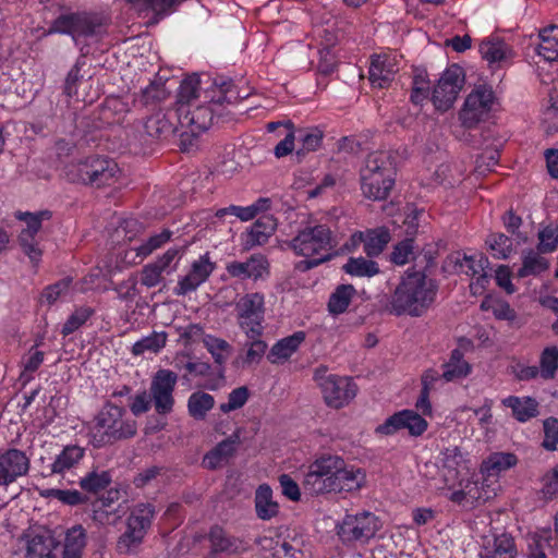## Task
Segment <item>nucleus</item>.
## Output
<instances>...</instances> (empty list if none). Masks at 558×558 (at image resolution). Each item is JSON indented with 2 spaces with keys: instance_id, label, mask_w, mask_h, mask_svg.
<instances>
[{
  "instance_id": "obj_1",
  "label": "nucleus",
  "mask_w": 558,
  "mask_h": 558,
  "mask_svg": "<svg viewBox=\"0 0 558 558\" xmlns=\"http://www.w3.org/2000/svg\"><path fill=\"white\" fill-rule=\"evenodd\" d=\"M425 266L409 268L401 277L387 304V311L396 316L421 317L433 305L438 292V282L428 277L435 266L433 255H424Z\"/></svg>"
},
{
  "instance_id": "obj_2",
  "label": "nucleus",
  "mask_w": 558,
  "mask_h": 558,
  "mask_svg": "<svg viewBox=\"0 0 558 558\" xmlns=\"http://www.w3.org/2000/svg\"><path fill=\"white\" fill-rule=\"evenodd\" d=\"M338 245L337 238L327 225H306L289 242V247L300 256L307 257L301 260L296 268L306 271L331 259L330 251Z\"/></svg>"
},
{
  "instance_id": "obj_3",
  "label": "nucleus",
  "mask_w": 558,
  "mask_h": 558,
  "mask_svg": "<svg viewBox=\"0 0 558 558\" xmlns=\"http://www.w3.org/2000/svg\"><path fill=\"white\" fill-rule=\"evenodd\" d=\"M125 410L112 403H106L95 417L90 429V442L95 448L112 445L119 440L136 435L137 426L134 420H124Z\"/></svg>"
},
{
  "instance_id": "obj_4",
  "label": "nucleus",
  "mask_w": 558,
  "mask_h": 558,
  "mask_svg": "<svg viewBox=\"0 0 558 558\" xmlns=\"http://www.w3.org/2000/svg\"><path fill=\"white\" fill-rule=\"evenodd\" d=\"M66 178L72 183H82L93 187L113 184L120 174L118 163L107 156H88L66 167Z\"/></svg>"
},
{
  "instance_id": "obj_5",
  "label": "nucleus",
  "mask_w": 558,
  "mask_h": 558,
  "mask_svg": "<svg viewBox=\"0 0 558 558\" xmlns=\"http://www.w3.org/2000/svg\"><path fill=\"white\" fill-rule=\"evenodd\" d=\"M104 19L86 12L60 14L53 20L48 34H66L78 45L82 38L100 36L104 33Z\"/></svg>"
},
{
  "instance_id": "obj_6",
  "label": "nucleus",
  "mask_w": 558,
  "mask_h": 558,
  "mask_svg": "<svg viewBox=\"0 0 558 558\" xmlns=\"http://www.w3.org/2000/svg\"><path fill=\"white\" fill-rule=\"evenodd\" d=\"M381 523L377 515L369 511L345 514L336 525L337 535L347 545L366 544L380 530Z\"/></svg>"
},
{
  "instance_id": "obj_7",
  "label": "nucleus",
  "mask_w": 558,
  "mask_h": 558,
  "mask_svg": "<svg viewBox=\"0 0 558 558\" xmlns=\"http://www.w3.org/2000/svg\"><path fill=\"white\" fill-rule=\"evenodd\" d=\"M344 460L338 456H322L310 466L304 476V487L312 495L326 494L328 482L341 471Z\"/></svg>"
},
{
  "instance_id": "obj_8",
  "label": "nucleus",
  "mask_w": 558,
  "mask_h": 558,
  "mask_svg": "<svg viewBox=\"0 0 558 558\" xmlns=\"http://www.w3.org/2000/svg\"><path fill=\"white\" fill-rule=\"evenodd\" d=\"M495 96L490 87L480 85L472 90L459 113L462 125L466 129L475 128L481 121H485L494 105Z\"/></svg>"
},
{
  "instance_id": "obj_9",
  "label": "nucleus",
  "mask_w": 558,
  "mask_h": 558,
  "mask_svg": "<svg viewBox=\"0 0 558 558\" xmlns=\"http://www.w3.org/2000/svg\"><path fill=\"white\" fill-rule=\"evenodd\" d=\"M465 74L458 64L450 65L438 80L432 93L437 110L447 111L452 107L464 85Z\"/></svg>"
},
{
  "instance_id": "obj_10",
  "label": "nucleus",
  "mask_w": 558,
  "mask_h": 558,
  "mask_svg": "<svg viewBox=\"0 0 558 558\" xmlns=\"http://www.w3.org/2000/svg\"><path fill=\"white\" fill-rule=\"evenodd\" d=\"M264 296L259 293L246 294L236 304L240 327L248 338L262 335L264 318Z\"/></svg>"
},
{
  "instance_id": "obj_11",
  "label": "nucleus",
  "mask_w": 558,
  "mask_h": 558,
  "mask_svg": "<svg viewBox=\"0 0 558 558\" xmlns=\"http://www.w3.org/2000/svg\"><path fill=\"white\" fill-rule=\"evenodd\" d=\"M178 375L170 369H159L150 385V399L158 414H169L174 404L173 391Z\"/></svg>"
},
{
  "instance_id": "obj_12",
  "label": "nucleus",
  "mask_w": 558,
  "mask_h": 558,
  "mask_svg": "<svg viewBox=\"0 0 558 558\" xmlns=\"http://www.w3.org/2000/svg\"><path fill=\"white\" fill-rule=\"evenodd\" d=\"M427 421L413 410H402L389 416L375 429L380 435H393L400 429L407 428L414 437L421 436L427 429Z\"/></svg>"
},
{
  "instance_id": "obj_13",
  "label": "nucleus",
  "mask_w": 558,
  "mask_h": 558,
  "mask_svg": "<svg viewBox=\"0 0 558 558\" xmlns=\"http://www.w3.org/2000/svg\"><path fill=\"white\" fill-rule=\"evenodd\" d=\"M29 468L31 459L24 451L10 448L0 452V485L9 486L25 476Z\"/></svg>"
},
{
  "instance_id": "obj_14",
  "label": "nucleus",
  "mask_w": 558,
  "mask_h": 558,
  "mask_svg": "<svg viewBox=\"0 0 558 558\" xmlns=\"http://www.w3.org/2000/svg\"><path fill=\"white\" fill-rule=\"evenodd\" d=\"M320 388L326 403L339 409L356 396V385L348 377L330 376L320 381Z\"/></svg>"
},
{
  "instance_id": "obj_15",
  "label": "nucleus",
  "mask_w": 558,
  "mask_h": 558,
  "mask_svg": "<svg viewBox=\"0 0 558 558\" xmlns=\"http://www.w3.org/2000/svg\"><path fill=\"white\" fill-rule=\"evenodd\" d=\"M481 558H517L518 548L510 533H493L483 537Z\"/></svg>"
},
{
  "instance_id": "obj_16",
  "label": "nucleus",
  "mask_w": 558,
  "mask_h": 558,
  "mask_svg": "<svg viewBox=\"0 0 558 558\" xmlns=\"http://www.w3.org/2000/svg\"><path fill=\"white\" fill-rule=\"evenodd\" d=\"M61 542L50 533L28 535L26 541V558H60Z\"/></svg>"
},
{
  "instance_id": "obj_17",
  "label": "nucleus",
  "mask_w": 558,
  "mask_h": 558,
  "mask_svg": "<svg viewBox=\"0 0 558 558\" xmlns=\"http://www.w3.org/2000/svg\"><path fill=\"white\" fill-rule=\"evenodd\" d=\"M361 191L371 201H386L395 186L396 175L360 174Z\"/></svg>"
},
{
  "instance_id": "obj_18",
  "label": "nucleus",
  "mask_w": 558,
  "mask_h": 558,
  "mask_svg": "<svg viewBox=\"0 0 558 558\" xmlns=\"http://www.w3.org/2000/svg\"><path fill=\"white\" fill-rule=\"evenodd\" d=\"M277 221L270 215L259 217L242 235L243 248L251 250L256 245L265 244L276 231Z\"/></svg>"
},
{
  "instance_id": "obj_19",
  "label": "nucleus",
  "mask_w": 558,
  "mask_h": 558,
  "mask_svg": "<svg viewBox=\"0 0 558 558\" xmlns=\"http://www.w3.org/2000/svg\"><path fill=\"white\" fill-rule=\"evenodd\" d=\"M383 174L384 177L396 175V156L390 150L372 151L365 158L360 174Z\"/></svg>"
},
{
  "instance_id": "obj_20",
  "label": "nucleus",
  "mask_w": 558,
  "mask_h": 558,
  "mask_svg": "<svg viewBox=\"0 0 558 558\" xmlns=\"http://www.w3.org/2000/svg\"><path fill=\"white\" fill-rule=\"evenodd\" d=\"M365 483V473L361 469L348 466L344 462L341 471L328 482L326 493L331 492H355L359 490Z\"/></svg>"
},
{
  "instance_id": "obj_21",
  "label": "nucleus",
  "mask_w": 558,
  "mask_h": 558,
  "mask_svg": "<svg viewBox=\"0 0 558 558\" xmlns=\"http://www.w3.org/2000/svg\"><path fill=\"white\" fill-rule=\"evenodd\" d=\"M208 539L214 554L235 555L246 550L245 543L242 539L228 534L219 525L210 527Z\"/></svg>"
},
{
  "instance_id": "obj_22",
  "label": "nucleus",
  "mask_w": 558,
  "mask_h": 558,
  "mask_svg": "<svg viewBox=\"0 0 558 558\" xmlns=\"http://www.w3.org/2000/svg\"><path fill=\"white\" fill-rule=\"evenodd\" d=\"M268 263L263 255H252L246 262H232L227 265V271L230 276L236 278H262L267 270Z\"/></svg>"
},
{
  "instance_id": "obj_23",
  "label": "nucleus",
  "mask_w": 558,
  "mask_h": 558,
  "mask_svg": "<svg viewBox=\"0 0 558 558\" xmlns=\"http://www.w3.org/2000/svg\"><path fill=\"white\" fill-rule=\"evenodd\" d=\"M112 483V473L109 470H100L94 466L78 481V486L83 493L98 496L105 492Z\"/></svg>"
},
{
  "instance_id": "obj_24",
  "label": "nucleus",
  "mask_w": 558,
  "mask_h": 558,
  "mask_svg": "<svg viewBox=\"0 0 558 558\" xmlns=\"http://www.w3.org/2000/svg\"><path fill=\"white\" fill-rule=\"evenodd\" d=\"M428 254L432 255V253L428 252H421L416 254V246L414 245V239L413 238H405L404 240L397 243L393 247V251L390 255V260L396 265H404L410 259L414 260V265L412 267H415V269H420L423 266H425L424 255Z\"/></svg>"
},
{
  "instance_id": "obj_25",
  "label": "nucleus",
  "mask_w": 558,
  "mask_h": 558,
  "mask_svg": "<svg viewBox=\"0 0 558 558\" xmlns=\"http://www.w3.org/2000/svg\"><path fill=\"white\" fill-rule=\"evenodd\" d=\"M156 514L155 506L149 502L136 504L128 517L126 526L144 535L147 534Z\"/></svg>"
},
{
  "instance_id": "obj_26",
  "label": "nucleus",
  "mask_w": 558,
  "mask_h": 558,
  "mask_svg": "<svg viewBox=\"0 0 558 558\" xmlns=\"http://www.w3.org/2000/svg\"><path fill=\"white\" fill-rule=\"evenodd\" d=\"M305 340L304 331H296L277 341L270 349L267 359L270 363L275 364L288 360Z\"/></svg>"
},
{
  "instance_id": "obj_27",
  "label": "nucleus",
  "mask_w": 558,
  "mask_h": 558,
  "mask_svg": "<svg viewBox=\"0 0 558 558\" xmlns=\"http://www.w3.org/2000/svg\"><path fill=\"white\" fill-rule=\"evenodd\" d=\"M85 457V448L77 445H68L56 457L50 468V474H63L75 468Z\"/></svg>"
},
{
  "instance_id": "obj_28",
  "label": "nucleus",
  "mask_w": 558,
  "mask_h": 558,
  "mask_svg": "<svg viewBox=\"0 0 558 558\" xmlns=\"http://www.w3.org/2000/svg\"><path fill=\"white\" fill-rule=\"evenodd\" d=\"M86 545V532L82 525L69 529L64 543H61L60 558H81Z\"/></svg>"
},
{
  "instance_id": "obj_29",
  "label": "nucleus",
  "mask_w": 558,
  "mask_h": 558,
  "mask_svg": "<svg viewBox=\"0 0 558 558\" xmlns=\"http://www.w3.org/2000/svg\"><path fill=\"white\" fill-rule=\"evenodd\" d=\"M538 39L536 52L546 61L553 62L558 60V26L549 25L544 27L538 33Z\"/></svg>"
},
{
  "instance_id": "obj_30",
  "label": "nucleus",
  "mask_w": 558,
  "mask_h": 558,
  "mask_svg": "<svg viewBox=\"0 0 558 558\" xmlns=\"http://www.w3.org/2000/svg\"><path fill=\"white\" fill-rule=\"evenodd\" d=\"M502 403L512 410L513 416L519 422H526L538 415V403L534 398L510 396Z\"/></svg>"
},
{
  "instance_id": "obj_31",
  "label": "nucleus",
  "mask_w": 558,
  "mask_h": 558,
  "mask_svg": "<svg viewBox=\"0 0 558 558\" xmlns=\"http://www.w3.org/2000/svg\"><path fill=\"white\" fill-rule=\"evenodd\" d=\"M442 368L441 377L447 383L462 379L471 372V366L463 359V353L460 349L451 351L449 361L442 365Z\"/></svg>"
},
{
  "instance_id": "obj_32",
  "label": "nucleus",
  "mask_w": 558,
  "mask_h": 558,
  "mask_svg": "<svg viewBox=\"0 0 558 558\" xmlns=\"http://www.w3.org/2000/svg\"><path fill=\"white\" fill-rule=\"evenodd\" d=\"M518 463V458L511 452H494L482 463L481 471L487 476H497Z\"/></svg>"
},
{
  "instance_id": "obj_33",
  "label": "nucleus",
  "mask_w": 558,
  "mask_h": 558,
  "mask_svg": "<svg viewBox=\"0 0 558 558\" xmlns=\"http://www.w3.org/2000/svg\"><path fill=\"white\" fill-rule=\"evenodd\" d=\"M313 35L319 43V48H335L342 32L336 19H328L323 24L314 26Z\"/></svg>"
},
{
  "instance_id": "obj_34",
  "label": "nucleus",
  "mask_w": 558,
  "mask_h": 558,
  "mask_svg": "<svg viewBox=\"0 0 558 558\" xmlns=\"http://www.w3.org/2000/svg\"><path fill=\"white\" fill-rule=\"evenodd\" d=\"M255 509L257 517L262 520H269L278 514L279 506L272 500L271 488L263 484L256 490Z\"/></svg>"
},
{
  "instance_id": "obj_35",
  "label": "nucleus",
  "mask_w": 558,
  "mask_h": 558,
  "mask_svg": "<svg viewBox=\"0 0 558 558\" xmlns=\"http://www.w3.org/2000/svg\"><path fill=\"white\" fill-rule=\"evenodd\" d=\"M538 251H523L522 266L519 268L517 276L525 278L530 276H538L549 267L548 260L541 255Z\"/></svg>"
},
{
  "instance_id": "obj_36",
  "label": "nucleus",
  "mask_w": 558,
  "mask_h": 558,
  "mask_svg": "<svg viewBox=\"0 0 558 558\" xmlns=\"http://www.w3.org/2000/svg\"><path fill=\"white\" fill-rule=\"evenodd\" d=\"M213 106L210 102L209 105H196L187 111L186 118H189L192 132H204L213 125L215 119Z\"/></svg>"
},
{
  "instance_id": "obj_37",
  "label": "nucleus",
  "mask_w": 558,
  "mask_h": 558,
  "mask_svg": "<svg viewBox=\"0 0 558 558\" xmlns=\"http://www.w3.org/2000/svg\"><path fill=\"white\" fill-rule=\"evenodd\" d=\"M40 496L44 498H54L63 505L76 507L83 506L90 502V497L77 489H59L48 488L40 492Z\"/></svg>"
},
{
  "instance_id": "obj_38",
  "label": "nucleus",
  "mask_w": 558,
  "mask_h": 558,
  "mask_svg": "<svg viewBox=\"0 0 558 558\" xmlns=\"http://www.w3.org/2000/svg\"><path fill=\"white\" fill-rule=\"evenodd\" d=\"M215 407V399L211 395L204 391L193 392L187 400V412L191 417L202 421L207 413Z\"/></svg>"
},
{
  "instance_id": "obj_39",
  "label": "nucleus",
  "mask_w": 558,
  "mask_h": 558,
  "mask_svg": "<svg viewBox=\"0 0 558 558\" xmlns=\"http://www.w3.org/2000/svg\"><path fill=\"white\" fill-rule=\"evenodd\" d=\"M390 241L387 228L367 230L365 233L364 252L368 257H376L383 253Z\"/></svg>"
},
{
  "instance_id": "obj_40",
  "label": "nucleus",
  "mask_w": 558,
  "mask_h": 558,
  "mask_svg": "<svg viewBox=\"0 0 558 558\" xmlns=\"http://www.w3.org/2000/svg\"><path fill=\"white\" fill-rule=\"evenodd\" d=\"M140 11H151L156 16L163 17L177 10L185 0H126Z\"/></svg>"
},
{
  "instance_id": "obj_41",
  "label": "nucleus",
  "mask_w": 558,
  "mask_h": 558,
  "mask_svg": "<svg viewBox=\"0 0 558 558\" xmlns=\"http://www.w3.org/2000/svg\"><path fill=\"white\" fill-rule=\"evenodd\" d=\"M430 93V82L426 69L415 66L413 69L412 92L410 100L414 105H422Z\"/></svg>"
},
{
  "instance_id": "obj_42",
  "label": "nucleus",
  "mask_w": 558,
  "mask_h": 558,
  "mask_svg": "<svg viewBox=\"0 0 558 558\" xmlns=\"http://www.w3.org/2000/svg\"><path fill=\"white\" fill-rule=\"evenodd\" d=\"M509 46L501 39L488 38L481 43L480 52L488 63H497L507 59L510 53Z\"/></svg>"
},
{
  "instance_id": "obj_43",
  "label": "nucleus",
  "mask_w": 558,
  "mask_h": 558,
  "mask_svg": "<svg viewBox=\"0 0 558 558\" xmlns=\"http://www.w3.org/2000/svg\"><path fill=\"white\" fill-rule=\"evenodd\" d=\"M355 292L356 290L352 284L338 286L329 298L328 311L333 315L344 313Z\"/></svg>"
},
{
  "instance_id": "obj_44",
  "label": "nucleus",
  "mask_w": 558,
  "mask_h": 558,
  "mask_svg": "<svg viewBox=\"0 0 558 558\" xmlns=\"http://www.w3.org/2000/svg\"><path fill=\"white\" fill-rule=\"evenodd\" d=\"M396 70L389 60H374L369 68V81L373 86L384 88L393 80Z\"/></svg>"
},
{
  "instance_id": "obj_45",
  "label": "nucleus",
  "mask_w": 558,
  "mask_h": 558,
  "mask_svg": "<svg viewBox=\"0 0 558 558\" xmlns=\"http://www.w3.org/2000/svg\"><path fill=\"white\" fill-rule=\"evenodd\" d=\"M144 130L153 140H163L173 133L172 123L161 112L150 116L144 124Z\"/></svg>"
},
{
  "instance_id": "obj_46",
  "label": "nucleus",
  "mask_w": 558,
  "mask_h": 558,
  "mask_svg": "<svg viewBox=\"0 0 558 558\" xmlns=\"http://www.w3.org/2000/svg\"><path fill=\"white\" fill-rule=\"evenodd\" d=\"M342 270L355 277H373L379 272L378 264L363 257H350L342 266Z\"/></svg>"
},
{
  "instance_id": "obj_47",
  "label": "nucleus",
  "mask_w": 558,
  "mask_h": 558,
  "mask_svg": "<svg viewBox=\"0 0 558 558\" xmlns=\"http://www.w3.org/2000/svg\"><path fill=\"white\" fill-rule=\"evenodd\" d=\"M52 217V211L48 209L39 210L36 213H19L16 218L26 223L20 235L28 234L31 238H36L37 233L41 229V223L45 220H49Z\"/></svg>"
},
{
  "instance_id": "obj_48",
  "label": "nucleus",
  "mask_w": 558,
  "mask_h": 558,
  "mask_svg": "<svg viewBox=\"0 0 558 558\" xmlns=\"http://www.w3.org/2000/svg\"><path fill=\"white\" fill-rule=\"evenodd\" d=\"M323 137L324 133L318 129H299L295 138L302 144V147L296 150V155L300 157L315 151L322 145Z\"/></svg>"
},
{
  "instance_id": "obj_49",
  "label": "nucleus",
  "mask_w": 558,
  "mask_h": 558,
  "mask_svg": "<svg viewBox=\"0 0 558 558\" xmlns=\"http://www.w3.org/2000/svg\"><path fill=\"white\" fill-rule=\"evenodd\" d=\"M146 535L133 531L126 526V530L117 542V550L121 555H134L137 554Z\"/></svg>"
},
{
  "instance_id": "obj_50",
  "label": "nucleus",
  "mask_w": 558,
  "mask_h": 558,
  "mask_svg": "<svg viewBox=\"0 0 558 558\" xmlns=\"http://www.w3.org/2000/svg\"><path fill=\"white\" fill-rule=\"evenodd\" d=\"M166 332H153L151 335L136 341L132 347V353L134 355H141L146 351L156 353L166 345Z\"/></svg>"
},
{
  "instance_id": "obj_51",
  "label": "nucleus",
  "mask_w": 558,
  "mask_h": 558,
  "mask_svg": "<svg viewBox=\"0 0 558 558\" xmlns=\"http://www.w3.org/2000/svg\"><path fill=\"white\" fill-rule=\"evenodd\" d=\"M206 349L213 355L215 362L222 366L231 354V345L223 339L208 336L204 340Z\"/></svg>"
},
{
  "instance_id": "obj_52",
  "label": "nucleus",
  "mask_w": 558,
  "mask_h": 558,
  "mask_svg": "<svg viewBox=\"0 0 558 558\" xmlns=\"http://www.w3.org/2000/svg\"><path fill=\"white\" fill-rule=\"evenodd\" d=\"M486 244L494 252V256L506 259L512 252V240L504 233H492L486 239Z\"/></svg>"
},
{
  "instance_id": "obj_53",
  "label": "nucleus",
  "mask_w": 558,
  "mask_h": 558,
  "mask_svg": "<svg viewBox=\"0 0 558 558\" xmlns=\"http://www.w3.org/2000/svg\"><path fill=\"white\" fill-rule=\"evenodd\" d=\"M94 314L92 307L82 306L76 308L62 326L61 333L65 337L73 333Z\"/></svg>"
},
{
  "instance_id": "obj_54",
  "label": "nucleus",
  "mask_w": 558,
  "mask_h": 558,
  "mask_svg": "<svg viewBox=\"0 0 558 558\" xmlns=\"http://www.w3.org/2000/svg\"><path fill=\"white\" fill-rule=\"evenodd\" d=\"M537 251L551 253L558 247V226L548 225L538 232Z\"/></svg>"
},
{
  "instance_id": "obj_55",
  "label": "nucleus",
  "mask_w": 558,
  "mask_h": 558,
  "mask_svg": "<svg viewBox=\"0 0 558 558\" xmlns=\"http://www.w3.org/2000/svg\"><path fill=\"white\" fill-rule=\"evenodd\" d=\"M198 86L199 78L197 75L183 80L178 93L179 102L192 106V101L199 97Z\"/></svg>"
},
{
  "instance_id": "obj_56",
  "label": "nucleus",
  "mask_w": 558,
  "mask_h": 558,
  "mask_svg": "<svg viewBox=\"0 0 558 558\" xmlns=\"http://www.w3.org/2000/svg\"><path fill=\"white\" fill-rule=\"evenodd\" d=\"M558 369V348H545L541 355V375L545 379L554 377Z\"/></svg>"
},
{
  "instance_id": "obj_57",
  "label": "nucleus",
  "mask_w": 558,
  "mask_h": 558,
  "mask_svg": "<svg viewBox=\"0 0 558 558\" xmlns=\"http://www.w3.org/2000/svg\"><path fill=\"white\" fill-rule=\"evenodd\" d=\"M250 391L246 386H241L233 389L228 396V402L220 404V411L229 413L231 411L241 409L248 400Z\"/></svg>"
},
{
  "instance_id": "obj_58",
  "label": "nucleus",
  "mask_w": 558,
  "mask_h": 558,
  "mask_svg": "<svg viewBox=\"0 0 558 558\" xmlns=\"http://www.w3.org/2000/svg\"><path fill=\"white\" fill-rule=\"evenodd\" d=\"M72 283V278L66 277L48 286L41 293V301L53 304L59 298L65 295Z\"/></svg>"
},
{
  "instance_id": "obj_59",
  "label": "nucleus",
  "mask_w": 558,
  "mask_h": 558,
  "mask_svg": "<svg viewBox=\"0 0 558 558\" xmlns=\"http://www.w3.org/2000/svg\"><path fill=\"white\" fill-rule=\"evenodd\" d=\"M169 92L161 82H153L142 90V101L144 105H154L165 100Z\"/></svg>"
},
{
  "instance_id": "obj_60",
  "label": "nucleus",
  "mask_w": 558,
  "mask_h": 558,
  "mask_svg": "<svg viewBox=\"0 0 558 558\" xmlns=\"http://www.w3.org/2000/svg\"><path fill=\"white\" fill-rule=\"evenodd\" d=\"M544 440L542 446L549 451H554L558 446V418L548 417L543 423Z\"/></svg>"
},
{
  "instance_id": "obj_61",
  "label": "nucleus",
  "mask_w": 558,
  "mask_h": 558,
  "mask_svg": "<svg viewBox=\"0 0 558 558\" xmlns=\"http://www.w3.org/2000/svg\"><path fill=\"white\" fill-rule=\"evenodd\" d=\"M215 263L209 258V254L202 255L197 260L193 262L191 272L197 278V281L205 282L215 270Z\"/></svg>"
},
{
  "instance_id": "obj_62",
  "label": "nucleus",
  "mask_w": 558,
  "mask_h": 558,
  "mask_svg": "<svg viewBox=\"0 0 558 558\" xmlns=\"http://www.w3.org/2000/svg\"><path fill=\"white\" fill-rule=\"evenodd\" d=\"M171 238V232L168 230H163L159 234H155L150 236L146 243L140 245L136 248V253L138 256L146 257L151 254L155 250L159 248L162 244L168 242Z\"/></svg>"
},
{
  "instance_id": "obj_63",
  "label": "nucleus",
  "mask_w": 558,
  "mask_h": 558,
  "mask_svg": "<svg viewBox=\"0 0 558 558\" xmlns=\"http://www.w3.org/2000/svg\"><path fill=\"white\" fill-rule=\"evenodd\" d=\"M19 243L23 253L28 256L33 264H37L40 260L43 251L36 238H31L28 234L19 235Z\"/></svg>"
},
{
  "instance_id": "obj_64",
  "label": "nucleus",
  "mask_w": 558,
  "mask_h": 558,
  "mask_svg": "<svg viewBox=\"0 0 558 558\" xmlns=\"http://www.w3.org/2000/svg\"><path fill=\"white\" fill-rule=\"evenodd\" d=\"M319 61L317 64V70L320 74L329 75L331 74L337 66V56L333 51V48H319Z\"/></svg>"
}]
</instances>
